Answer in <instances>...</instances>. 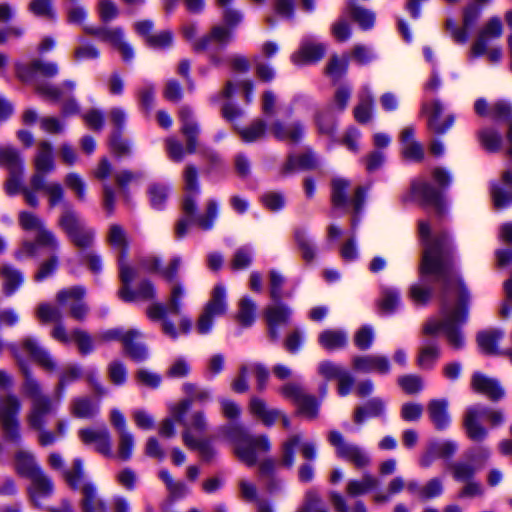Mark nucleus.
<instances>
[{
  "mask_svg": "<svg viewBox=\"0 0 512 512\" xmlns=\"http://www.w3.org/2000/svg\"><path fill=\"white\" fill-rule=\"evenodd\" d=\"M419 234L425 245L421 273L435 275L444 285L441 319L429 320L423 331L428 335H434L442 331L448 344L453 349H461L464 346L465 339L460 326L465 323L467 318L465 302L468 295L460 280L454 279L453 285L458 299L455 304H451L449 301L452 285L450 283L451 272L447 261L450 250L449 238L446 234H441L431 240L429 238L430 226L425 221L419 222Z\"/></svg>",
  "mask_w": 512,
  "mask_h": 512,
  "instance_id": "obj_1",
  "label": "nucleus"
},
{
  "mask_svg": "<svg viewBox=\"0 0 512 512\" xmlns=\"http://www.w3.org/2000/svg\"><path fill=\"white\" fill-rule=\"evenodd\" d=\"M12 354L20 366L25 376L23 386L24 393L31 399V407L27 415V423L32 430L38 432V443L41 446L54 444L63 437L67 431V422L60 419L55 424V430L46 429L47 416L57 410L60 400L53 401L50 397L42 393L41 387L36 379L29 373L23 360V354H27L32 360L37 362L47 371H54L56 364L49 353L44 350L35 339L28 337L23 340L21 347L15 344L9 346Z\"/></svg>",
  "mask_w": 512,
  "mask_h": 512,
  "instance_id": "obj_2",
  "label": "nucleus"
},
{
  "mask_svg": "<svg viewBox=\"0 0 512 512\" xmlns=\"http://www.w3.org/2000/svg\"><path fill=\"white\" fill-rule=\"evenodd\" d=\"M185 197L182 201L184 217L179 219L175 227L177 238H183L188 233L189 227L195 223L202 230H210L218 215V203L209 199L205 203V213L195 216L197 209L196 196L200 192L198 172L195 166L188 164L183 173Z\"/></svg>",
  "mask_w": 512,
  "mask_h": 512,
  "instance_id": "obj_3",
  "label": "nucleus"
},
{
  "mask_svg": "<svg viewBox=\"0 0 512 512\" xmlns=\"http://www.w3.org/2000/svg\"><path fill=\"white\" fill-rule=\"evenodd\" d=\"M185 294L184 285L180 281H172L169 284L166 306L161 303H154L148 306L146 310L150 320H161L162 332L171 339H176L180 334H187L192 328L190 318L181 315Z\"/></svg>",
  "mask_w": 512,
  "mask_h": 512,
  "instance_id": "obj_4",
  "label": "nucleus"
},
{
  "mask_svg": "<svg viewBox=\"0 0 512 512\" xmlns=\"http://www.w3.org/2000/svg\"><path fill=\"white\" fill-rule=\"evenodd\" d=\"M58 73V66L52 62L33 61L30 65H16V74L18 78L35 86L36 92L45 99L57 101L62 98V91L40 81L41 77L50 78Z\"/></svg>",
  "mask_w": 512,
  "mask_h": 512,
  "instance_id": "obj_5",
  "label": "nucleus"
},
{
  "mask_svg": "<svg viewBox=\"0 0 512 512\" xmlns=\"http://www.w3.org/2000/svg\"><path fill=\"white\" fill-rule=\"evenodd\" d=\"M228 437L234 444L236 456L247 466L255 465L258 461V456L261 453L269 452L271 448L268 436H253L238 426L230 428Z\"/></svg>",
  "mask_w": 512,
  "mask_h": 512,
  "instance_id": "obj_6",
  "label": "nucleus"
},
{
  "mask_svg": "<svg viewBox=\"0 0 512 512\" xmlns=\"http://www.w3.org/2000/svg\"><path fill=\"white\" fill-rule=\"evenodd\" d=\"M58 226L78 248H88L94 242V229L87 226L85 221L69 205L64 206L58 219Z\"/></svg>",
  "mask_w": 512,
  "mask_h": 512,
  "instance_id": "obj_7",
  "label": "nucleus"
},
{
  "mask_svg": "<svg viewBox=\"0 0 512 512\" xmlns=\"http://www.w3.org/2000/svg\"><path fill=\"white\" fill-rule=\"evenodd\" d=\"M63 477L66 483L72 488H81L83 498L81 506L83 512H106L104 501L98 496L96 488L91 483H83V465L80 459H75L73 466L69 470L63 471Z\"/></svg>",
  "mask_w": 512,
  "mask_h": 512,
  "instance_id": "obj_8",
  "label": "nucleus"
},
{
  "mask_svg": "<svg viewBox=\"0 0 512 512\" xmlns=\"http://www.w3.org/2000/svg\"><path fill=\"white\" fill-rule=\"evenodd\" d=\"M481 419H486L492 427L498 426L504 422V413L501 410H493L479 405L468 407L464 414L463 425L467 436L476 442L483 441L488 431L480 423Z\"/></svg>",
  "mask_w": 512,
  "mask_h": 512,
  "instance_id": "obj_9",
  "label": "nucleus"
},
{
  "mask_svg": "<svg viewBox=\"0 0 512 512\" xmlns=\"http://www.w3.org/2000/svg\"><path fill=\"white\" fill-rule=\"evenodd\" d=\"M179 117L182 122L181 131L186 138V152L192 154L197 148V137L199 135V126L194 121L193 113L188 107H181ZM168 155L172 161L180 162L184 158L185 150L182 144L174 138L166 140Z\"/></svg>",
  "mask_w": 512,
  "mask_h": 512,
  "instance_id": "obj_10",
  "label": "nucleus"
},
{
  "mask_svg": "<svg viewBox=\"0 0 512 512\" xmlns=\"http://www.w3.org/2000/svg\"><path fill=\"white\" fill-rule=\"evenodd\" d=\"M228 311L227 290L222 284L216 285L210 299L203 307L195 324V329L200 335L209 334L214 326V321L218 317L224 316Z\"/></svg>",
  "mask_w": 512,
  "mask_h": 512,
  "instance_id": "obj_11",
  "label": "nucleus"
},
{
  "mask_svg": "<svg viewBox=\"0 0 512 512\" xmlns=\"http://www.w3.org/2000/svg\"><path fill=\"white\" fill-rule=\"evenodd\" d=\"M191 407V401L181 400L169 406V414L175 421L184 428L182 439L185 443V436L188 434L192 439H199L206 433L208 422L203 411H195L186 420L185 415Z\"/></svg>",
  "mask_w": 512,
  "mask_h": 512,
  "instance_id": "obj_12",
  "label": "nucleus"
},
{
  "mask_svg": "<svg viewBox=\"0 0 512 512\" xmlns=\"http://www.w3.org/2000/svg\"><path fill=\"white\" fill-rule=\"evenodd\" d=\"M21 402L14 394L0 392V427L4 436L14 442L21 439L18 414Z\"/></svg>",
  "mask_w": 512,
  "mask_h": 512,
  "instance_id": "obj_13",
  "label": "nucleus"
},
{
  "mask_svg": "<svg viewBox=\"0 0 512 512\" xmlns=\"http://www.w3.org/2000/svg\"><path fill=\"white\" fill-rule=\"evenodd\" d=\"M7 171L8 178L5 183V191L8 195H16L22 191L25 162L20 151L11 145H5L2 162Z\"/></svg>",
  "mask_w": 512,
  "mask_h": 512,
  "instance_id": "obj_14",
  "label": "nucleus"
},
{
  "mask_svg": "<svg viewBox=\"0 0 512 512\" xmlns=\"http://www.w3.org/2000/svg\"><path fill=\"white\" fill-rule=\"evenodd\" d=\"M143 333L138 329H130L123 332L121 329H110L99 335L103 341L120 340L124 350L135 361L144 360L147 355V349L142 343L134 342V340L142 338Z\"/></svg>",
  "mask_w": 512,
  "mask_h": 512,
  "instance_id": "obj_15",
  "label": "nucleus"
},
{
  "mask_svg": "<svg viewBox=\"0 0 512 512\" xmlns=\"http://www.w3.org/2000/svg\"><path fill=\"white\" fill-rule=\"evenodd\" d=\"M38 191H43L48 198L50 208H54L64 201V189L58 182H49L43 178L39 186L34 183H29V187H24L21 193L24 196L25 202L31 207L39 205L37 196Z\"/></svg>",
  "mask_w": 512,
  "mask_h": 512,
  "instance_id": "obj_16",
  "label": "nucleus"
},
{
  "mask_svg": "<svg viewBox=\"0 0 512 512\" xmlns=\"http://www.w3.org/2000/svg\"><path fill=\"white\" fill-rule=\"evenodd\" d=\"M328 440L335 447L338 457L351 462L357 468H363L370 463L369 456L359 446L347 442L340 432L330 431Z\"/></svg>",
  "mask_w": 512,
  "mask_h": 512,
  "instance_id": "obj_17",
  "label": "nucleus"
},
{
  "mask_svg": "<svg viewBox=\"0 0 512 512\" xmlns=\"http://www.w3.org/2000/svg\"><path fill=\"white\" fill-rule=\"evenodd\" d=\"M34 173L30 178L29 183H34L39 186L46 174L55 169V162L53 156V148L50 142L42 140L37 145L36 154L33 158Z\"/></svg>",
  "mask_w": 512,
  "mask_h": 512,
  "instance_id": "obj_18",
  "label": "nucleus"
},
{
  "mask_svg": "<svg viewBox=\"0 0 512 512\" xmlns=\"http://www.w3.org/2000/svg\"><path fill=\"white\" fill-rule=\"evenodd\" d=\"M86 289L83 286H74L57 293V301L69 307L71 317L81 321L88 314V306L83 302Z\"/></svg>",
  "mask_w": 512,
  "mask_h": 512,
  "instance_id": "obj_19",
  "label": "nucleus"
},
{
  "mask_svg": "<svg viewBox=\"0 0 512 512\" xmlns=\"http://www.w3.org/2000/svg\"><path fill=\"white\" fill-rule=\"evenodd\" d=\"M295 447L300 448L301 454L306 460L316 458V445L313 442L302 441L300 434H292L282 444L281 464L283 467L291 468L294 465Z\"/></svg>",
  "mask_w": 512,
  "mask_h": 512,
  "instance_id": "obj_20",
  "label": "nucleus"
},
{
  "mask_svg": "<svg viewBox=\"0 0 512 512\" xmlns=\"http://www.w3.org/2000/svg\"><path fill=\"white\" fill-rule=\"evenodd\" d=\"M84 31L91 36L99 38L103 42L109 43L116 48L125 61L131 60L134 56L133 49L123 41V31L120 28L100 27L93 28L85 26Z\"/></svg>",
  "mask_w": 512,
  "mask_h": 512,
  "instance_id": "obj_21",
  "label": "nucleus"
},
{
  "mask_svg": "<svg viewBox=\"0 0 512 512\" xmlns=\"http://www.w3.org/2000/svg\"><path fill=\"white\" fill-rule=\"evenodd\" d=\"M78 435L85 445H93L94 450L99 454L105 457L113 456L111 435L105 426L84 428L79 430Z\"/></svg>",
  "mask_w": 512,
  "mask_h": 512,
  "instance_id": "obj_22",
  "label": "nucleus"
},
{
  "mask_svg": "<svg viewBox=\"0 0 512 512\" xmlns=\"http://www.w3.org/2000/svg\"><path fill=\"white\" fill-rule=\"evenodd\" d=\"M158 477L165 484L166 490L169 494V498L162 505V510L164 512H176L172 509V502L175 499L185 497L189 493L188 486L183 481L174 479L167 469H161L158 473ZM189 512L200 511L196 508H192Z\"/></svg>",
  "mask_w": 512,
  "mask_h": 512,
  "instance_id": "obj_23",
  "label": "nucleus"
},
{
  "mask_svg": "<svg viewBox=\"0 0 512 512\" xmlns=\"http://www.w3.org/2000/svg\"><path fill=\"white\" fill-rule=\"evenodd\" d=\"M422 110L428 115L429 129L435 133H445L454 122V118L451 115L446 116L444 121H441L444 106L439 100H433L431 103H425Z\"/></svg>",
  "mask_w": 512,
  "mask_h": 512,
  "instance_id": "obj_24",
  "label": "nucleus"
},
{
  "mask_svg": "<svg viewBox=\"0 0 512 512\" xmlns=\"http://www.w3.org/2000/svg\"><path fill=\"white\" fill-rule=\"evenodd\" d=\"M354 370L362 373L375 372L381 375L390 372V362L387 357L382 355L356 356L352 360Z\"/></svg>",
  "mask_w": 512,
  "mask_h": 512,
  "instance_id": "obj_25",
  "label": "nucleus"
},
{
  "mask_svg": "<svg viewBox=\"0 0 512 512\" xmlns=\"http://www.w3.org/2000/svg\"><path fill=\"white\" fill-rule=\"evenodd\" d=\"M37 245L48 248L51 251L59 249V241L56 235L46 227L39 231L35 237V243L25 242L21 249L16 253V258L20 259L23 256H34L36 254Z\"/></svg>",
  "mask_w": 512,
  "mask_h": 512,
  "instance_id": "obj_26",
  "label": "nucleus"
},
{
  "mask_svg": "<svg viewBox=\"0 0 512 512\" xmlns=\"http://www.w3.org/2000/svg\"><path fill=\"white\" fill-rule=\"evenodd\" d=\"M472 388L492 401H498L504 397L505 391L498 380L482 373H474L471 380Z\"/></svg>",
  "mask_w": 512,
  "mask_h": 512,
  "instance_id": "obj_27",
  "label": "nucleus"
},
{
  "mask_svg": "<svg viewBox=\"0 0 512 512\" xmlns=\"http://www.w3.org/2000/svg\"><path fill=\"white\" fill-rule=\"evenodd\" d=\"M272 135L281 141L297 143L303 135V125L300 122L283 123L275 120L270 127Z\"/></svg>",
  "mask_w": 512,
  "mask_h": 512,
  "instance_id": "obj_28",
  "label": "nucleus"
},
{
  "mask_svg": "<svg viewBox=\"0 0 512 512\" xmlns=\"http://www.w3.org/2000/svg\"><path fill=\"white\" fill-rule=\"evenodd\" d=\"M326 51L322 43H314L308 40L303 41L300 49L293 53L291 61L295 65H303L320 60Z\"/></svg>",
  "mask_w": 512,
  "mask_h": 512,
  "instance_id": "obj_29",
  "label": "nucleus"
},
{
  "mask_svg": "<svg viewBox=\"0 0 512 512\" xmlns=\"http://www.w3.org/2000/svg\"><path fill=\"white\" fill-rule=\"evenodd\" d=\"M250 413L257 417L265 426H272L282 416V411L275 408H269L267 403L256 396L250 399Z\"/></svg>",
  "mask_w": 512,
  "mask_h": 512,
  "instance_id": "obj_30",
  "label": "nucleus"
},
{
  "mask_svg": "<svg viewBox=\"0 0 512 512\" xmlns=\"http://www.w3.org/2000/svg\"><path fill=\"white\" fill-rule=\"evenodd\" d=\"M232 37L231 29L225 26H214L211 33L194 43V49L197 51L210 50L214 45L224 46Z\"/></svg>",
  "mask_w": 512,
  "mask_h": 512,
  "instance_id": "obj_31",
  "label": "nucleus"
},
{
  "mask_svg": "<svg viewBox=\"0 0 512 512\" xmlns=\"http://www.w3.org/2000/svg\"><path fill=\"white\" fill-rule=\"evenodd\" d=\"M502 34V23L499 18H492L481 30L478 39L471 48V54L475 57L484 55L486 43L489 39L497 38Z\"/></svg>",
  "mask_w": 512,
  "mask_h": 512,
  "instance_id": "obj_32",
  "label": "nucleus"
},
{
  "mask_svg": "<svg viewBox=\"0 0 512 512\" xmlns=\"http://www.w3.org/2000/svg\"><path fill=\"white\" fill-rule=\"evenodd\" d=\"M30 480L31 485L28 488V494L32 503L38 506L41 497H48L53 493V482L42 470Z\"/></svg>",
  "mask_w": 512,
  "mask_h": 512,
  "instance_id": "obj_33",
  "label": "nucleus"
},
{
  "mask_svg": "<svg viewBox=\"0 0 512 512\" xmlns=\"http://www.w3.org/2000/svg\"><path fill=\"white\" fill-rule=\"evenodd\" d=\"M414 128L406 127L401 133L402 154L411 161H421L424 157L423 146L414 139Z\"/></svg>",
  "mask_w": 512,
  "mask_h": 512,
  "instance_id": "obj_34",
  "label": "nucleus"
},
{
  "mask_svg": "<svg viewBox=\"0 0 512 512\" xmlns=\"http://www.w3.org/2000/svg\"><path fill=\"white\" fill-rule=\"evenodd\" d=\"M448 405L446 399H434L428 404L429 418L437 430H444L450 424Z\"/></svg>",
  "mask_w": 512,
  "mask_h": 512,
  "instance_id": "obj_35",
  "label": "nucleus"
},
{
  "mask_svg": "<svg viewBox=\"0 0 512 512\" xmlns=\"http://www.w3.org/2000/svg\"><path fill=\"white\" fill-rule=\"evenodd\" d=\"M492 197L496 208L501 209L512 202V174L505 172L500 184L492 186Z\"/></svg>",
  "mask_w": 512,
  "mask_h": 512,
  "instance_id": "obj_36",
  "label": "nucleus"
},
{
  "mask_svg": "<svg viewBox=\"0 0 512 512\" xmlns=\"http://www.w3.org/2000/svg\"><path fill=\"white\" fill-rule=\"evenodd\" d=\"M290 315V308L287 305L282 304L281 301L275 302V304L267 307L266 319L270 327V335L273 339L278 337L276 326L286 323Z\"/></svg>",
  "mask_w": 512,
  "mask_h": 512,
  "instance_id": "obj_37",
  "label": "nucleus"
},
{
  "mask_svg": "<svg viewBox=\"0 0 512 512\" xmlns=\"http://www.w3.org/2000/svg\"><path fill=\"white\" fill-rule=\"evenodd\" d=\"M15 469L20 476L29 479L42 470L37 465L33 453L22 449L15 454Z\"/></svg>",
  "mask_w": 512,
  "mask_h": 512,
  "instance_id": "obj_38",
  "label": "nucleus"
},
{
  "mask_svg": "<svg viewBox=\"0 0 512 512\" xmlns=\"http://www.w3.org/2000/svg\"><path fill=\"white\" fill-rule=\"evenodd\" d=\"M318 159L312 151H306L299 157L289 156L287 161L281 167V174L288 175L298 169H313L317 166Z\"/></svg>",
  "mask_w": 512,
  "mask_h": 512,
  "instance_id": "obj_39",
  "label": "nucleus"
},
{
  "mask_svg": "<svg viewBox=\"0 0 512 512\" xmlns=\"http://www.w3.org/2000/svg\"><path fill=\"white\" fill-rule=\"evenodd\" d=\"M119 268H120V278L123 286L119 290V297L126 302H131L135 300V296L133 291L130 290L129 284L133 281L136 276V270L130 267L125 262V255L120 254L119 256Z\"/></svg>",
  "mask_w": 512,
  "mask_h": 512,
  "instance_id": "obj_40",
  "label": "nucleus"
},
{
  "mask_svg": "<svg viewBox=\"0 0 512 512\" xmlns=\"http://www.w3.org/2000/svg\"><path fill=\"white\" fill-rule=\"evenodd\" d=\"M416 196L420 197L427 205L435 207L438 211L444 206L441 194L429 183L419 182L412 187Z\"/></svg>",
  "mask_w": 512,
  "mask_h": 512,
  "instance_id": "obj_41",
  "label": "nucleus"
},
{
  "mask_svg": "<svg viewBox=\"0 0 512 512\" xmlns=\"http://www.w3.org/2000/svg\"><path fill=\"white\" fill-rule=\"evenodd\" d=\"M2 286L6 295L13 294L23 283L22 273L9 264H2L0 267Z\"/></svg>",
  "mask_w": 512,
  "mask_h": 512,
  "instance_id": "obj_42",
  "label": "nucleus"
},
{
  "mask_svg": "<svg viewBox=\"0 0 512 512\" xmlns=\"http://www.w3.org/2000/svg\"><path fill=\"white\" fill-rule=\"evenodd\" d=\"M385 402L381 398L375 397L369 400L364 406L356 408L354 421L361 424L367 417H379L384 413Z\"/></svg>",
  "mask_w": 512,
  "mask_h": 512,
  "instance_id": "obj_43",
  "label": "nucleus"
},
{
  "mask_svg": "<svg viewBox=\"0 0 512 512\" xmlns=\"http://www.w3.org/2000/svg\"><path fill=\"white\" fill-rule=\"evenodd\" d=\"M181 263V259L179 257H175L172 259L171 263L167 267H165L162 270H159L158 259L155 257H150L145 259L142 262V265L150 271H159L162 274V276L169 282V284H171L172 281H179L178 279H176V276L181 266Z\"/></svg>",
  "mask_w": 512,
  "mask_h": 512,
  "instance_id": "obj_44",
  "label": "nucleus"
},
{
  "mask_svg": "<svg viewBox=\"0 0 512 512\" xmlns=\"http://www.w3.org/2000/svg\"><path fill=\"white\" fill-rule=\"evenodd\" d=\"M379 481L370 474H364L360 480H351L347 483L346 492L351 497H356L367 493L378 487Z\"/></svg>",
  "mask_w": 512,
  "mask_h": 512,
  "instance_id": "obj_45",
  "label": "nucleus"
},
{
  "mask_svg": "<svg viewBox=\"0 0 512 512\" xmlns=\"http://www.w3.org/2000/svg\"><path fill=\"white\" fill-rule=\"evenodd\" d=\"M320 345L327 350L343 348L347 344V334L341 330H325L319 334Z\"/></svg>",
  "mask_w": 512,
  "mask_h": 512,
  "instance_id": "obj_46",
  "label": "nucleus"
},
{
  "mask_svg": "<svg viewBox=\"0 0 512 512\" xmlns=\"http://www.w3.org/2000/svg\"><path fill=\"white\" fill-rule=\"evenodd\" d=\"M70 410L77 418H91L97 414L98 406L88 397H79L71 402Z\"/></svg>",
  "mask_w": 512,
  "mask_h": 512,
  "instance_id": "obj_47",
  "label": "nucleus"
},
{
  "mask_svg": "<svg viewBox=\"0 0 512 512\" xmlns=\"http://www.w3.org/2000/svg\"><path fill=\"white\" fill-rule=\"evenodd\" d=\"M377 303L381 312L392 313L400 305V293L394 288L383 287Z\"/></svg>",
  "mask_w": 512,
  "mask_h": 512,
  "instance_id": "obj_48",
  "label": "nucleus"
},
{
  "mask_svg": "<svg viewBox=\"0 0 512 512\" xmlns=\"http://www.w3.org/2000/svg\"><path fill=\"white\" fill-rule=\"evenodd\" d=\"M373 97L367 87L360 94V102L354 109L355 119L360 123H367L371 119Z\"/></svg>",
  "mask_w": 512,
  "mask_h": 512,
  "instance_id": "obj_49",
  "label": "nucleus"
},
{
  "mask_svg": "<svg viewBox=\"0 0 512 512\" xmlns=\"http://www.w3.org/2000/svg\"><path fill=\"white\" fill-rule=\"evenodd\" d=\"M266 130V122L262 119H256L249 126L239 130V135L244 142L252 143L263 139Z\"/></svg>",
  "mask_w": 512,
  "mask_h": 512,
  "instance_id": "obj_50",
  "label": "nucleus"
},
{
  "mask_svg": "<svg viewBox=\"0 0 512 512\" xmlns=\"http://www.w3.org/2000/svg\"><path fill=\"white\" fill-rule=\"evenodd\" d=\"M347 11L362 29H369L373 26L375 16L370 10L357 6L351 1L348 4Z\"/></svg>",
  "mask_w": 512,
  "mask_h": 512,
  "instance_id": "obj_51",
  "label": "nucleus"
},
{
  "mask_svg": "<svg viewBox=\"0 0 512 512\" xmlns=\"http://www.w3.org/2000/svg\"><path fill=\"white\" fill-rule=\"evenodd\" d=\"M285 277L276 270L269 272V294L274 302H280L284 297H290V293L283 290Z\"/></svg>",
  "mask_w": 512,
  "mask_h": 512,
  "instance_id": "obj_52",
  "label": "nucleus"
},
{
  "mask_svg": "<svg viewBox=\"0 0 512 512\" xmlns=\"http://www.w3.org/2000/svg\"><path fill=\"white\" fill-rule=\"evenodd\" d=\"M503 333L497 330L481 332L477 336V341L481 350L486 354L497 353V343L502 338Z\"/></svg>",
  "mask_w": 512,
  "mask_h": 512,
  "instance_id": "obj_53",
  "label": "nucleus"
},
{
  "mask_svg": "<svg viewBox=\"0 0 512 512\" xmlns=\"http://www.w3.org/2000/svg\"><path fill=\"white\" fill-rule=\"evenodd\" d=\"M297 512H329L320 495L315 490H308L303 499L302 505Z\"/></svg>",
  "mask_w": 512,
  "mask_h": 512,
  "instance_id": "obj_54",
  "label": "nucleus"
},
{
  "mask_svg": "<svg viewBox=\"0 0 512 512\" xmlns=\"http://www.w3.org/2000/svg\"><path fill=\"white\" fill-rule=\"evenodd\" d=\"M185 445L192 450H197L203 460L209 461L215 455V450L211 443L204 439H192L188 434L185 436Z\"/></svg>",
  "mask_w": 512,
  "mask_h": 512,
  "instance_id": "obj_55",
  "label": "nucleus"
},
{
  "mask_svg": "<svg viewBox=\"0 0 512 512\" xmlns=\"http://www.w3.org/2000/svg\"><path fill=\"white\" fill-rule=\"evenodd\" d=\"M118 436V446H117V456L122 461H127L131 458L134 448V435L132 432L125 431L117 434Z\"/></svg>",
  "mask_w": 512,
  "mask_h": 512,
  "instance_id": "obj_56",
  "label": "nucleus"
},
{
  "mask_svg": "<svg viewBox=\"0 0 512 512\" xmlns=\"http://www.w3.org/2000/svg\"><path fill=\"white\" fill-rule=\"evenodd\" d=\"M256 304L249 297H243L239 302L237 319L243 326H250L255 320Z\"/></svg>",
  "mask_w": 512,
  "mask_h": 512,
  "instance_id": "obj_57",
  "label": "nucleus"
},
{
  "mask_svg": "<svg viewBox=\"0 0 512 512\" xmlns=\"http://www.w3.org/2000/svg\"><path fill=\"white\" fill-rule=\"evenodd\" d=\"M295 239L303 259L307 262L314 260L316 257V248L308 234L304 230H298L295 233Z\"/></svg>",
  "mask_w": 512,
  "mask_h": 512,
  "instance_id": "obj_58",
  "label": "nucleus"
},
{
  "mask_svg": "<svg viewBox=\"0 0 512 512\" xmlns=\"http://www.w3.org/2000/svg\"><path fill=\"white\" fill-rule=\"evenodd\" d=\"M450 469L452 470L453 477L458 481H468L471 480L478 470L472 462L469 460L459 461L450 465Z\"/></svg>",
  "mask_w": 512,
  "mask_h": 512,
  "instance_id": "obj_59",
  "label": "nucleus"
},
{
  "mask_svg": "<svg viewBox=\"0 0 512 512\" xmlns=\"http://www.w3.org/2000/svg\"><path fill=\"white\" fill-rule=\"evenodd\" d=\"M81 374V368L77 365H67L62 369L57 386L58 400H61L64 387L69 383L79 379Z\"/></svg>",
  "mask_w": 512,
  "mask_h": 512,
  "instance_id": "obj_60",
  "label": "nucleus"
},
{
  "mask_svg": "<svg viewBox=\"0 0 512 512\" xmlns=\"http://www.w3.org/2000/svg\"><path fill=\"white\" fill-rule=\"evenodd\" d=\"M78 42L79 44L74 49L73 53V58L75 61L78 62L82 60H94L100 57V51L95 45L86 42L82 38H80Z\"/></svg>",
  "mask_w": 512,
  "mask_h": 512,
  "instance_id": "obj_61",
  "label": "nucleus"
},
{
  "mask_svg": "<svg viewBox=\"0 0 512 512\" xmlns=\"http://www.w3.org/2000/svg\"><path fill=\"white\" fill-rule=\"evenodd\" d=\"M18 220L20 226L24 230L33 231L36 234H38L40 230L45 228L43 220L32 212L21 211L19 213Z\"/></svg>",
  "mask_w": 512,
  "mask_h": 512,
  "instance_id": "obj_62",
  "label": "nucleus"
},
{
  "mask_svg": "<svg viewBox=\"0 0 512 512\" xmlns=\"http://www.w3.org/2000/svg\"><path fill=\"white\" fill-rule=\"evenodd\" d=\"M169 189L167 186L154 183L148 188V196L151 206L160 209L168 199Z\"/></svg>",
  "mask_w": 512,
  "mask_h": 512,
  "instance_id": "obj_63",
  "label": "nucleus"
},
{
  "mask_svg": "<svg viewBox=\"0 0 512 512\" xmlns=\"http://www.w3.org/2000/svg\"><path fill=\"white\" fill-rule=\"evenodd\" d=\"M439 356V348L436 345L427 344L420 349L417 359L422 369H430Z\"/></svg>",
  "mask_w": 512,
  "mask_h": 512,
  "instance_id": "obj_64",
  "label": "nucleus"
}]
</instances>
